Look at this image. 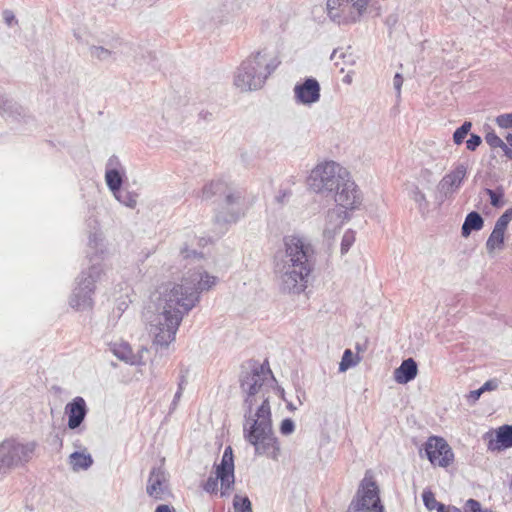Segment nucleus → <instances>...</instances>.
Wrapping results in <instances>:
<instances>
[{
	"mask_svg": "<svg viewBox=\"0 0 512 512\" xmlns=\"http://www.w3.org/2000/svg\"><path fill=\"white\" fill-rule=\"evenodd\" d=\"M218 278L203 268L190 269L180 282H165L151 294L155 314L149 320L153 345L167 348L175 340L184 318L200 301V294L214 287Z\"/></svg>",
	"mask_w": 512,
	"mask_h": 512,
	"instance_id": "f257e3e1",
	"label": "nucleus"
},
{
	"mask_svg": "<svg viewBox=\"0 0 512 512\" xmlns=\"http://www.w3.org/2000/svg\"><path fill=\"white\" fill-rule=\"evenodd\" d=\"M272 379L273 375L267 362H249L248 369L241 374L240 388L243 393L244 439L254 447L255 455L277 461L281 447L273 431L268 395V386Z\"/></svg>",
	"mask_w": 512,
	"mask_h": 512,
	"instance_id": "f03ea898",
	"label": "nucleus"
},
{
	"mask_svg": "<svg viewBox=\"0 0 512 512\" xmlns=\"http://www.w3.org/2000/svg\"><path fill=\"white\" fill-rule=\"evenodd\" d=\"M107 249L104 245V239L100 232H94L89 235L87 257L90 262L88 271H82L77 278V285L74 288L69 300L72 308L83 311L93 307V294L95 292V283L103 274L101 261L104 259Z\"/></svg>",
	"mask_w": 512,
	"mask_h": 512,
	"instance_id": "7ed1b4c3",
	"label": "nucleus"
},
{
	"mask_svg": "<svg viewBox=\"0 0 512 512\" xmlns=\"http://www.w3.org/2000/svg\"><path fill=\"white\" fill-rule=\"evenodd\" d=\"M280 61L266 50L252 52L234 72L233 84L241 92L261 89L269 76L276 70Z\"/></svg>",
	"mask_w": 512,
	"mask_h": 512,
	"instance_id": "20e7f679",
	"label": "nucleus"
},
{
	"mask_svg": "<svg viewBox=\"0 0 512 512\" xmlns=\"http://www.w3.org/2000/svg\"><path fill=\"white\" fill-rule=\"evenodd\" d=\"M217 197L222 199L221 205L226 211H219L215 215L217 223H235L240 218L239 205L243 197L242 190L225 180L217 179L206 184L202 189L203 199Z\"/></svg>",
	"mask_w": 512,
	"mask_h": 512,
	"instance_id": "39448f33",
	"label": "nucleus"
},
{
	"mask_svg": "<svg viewBox=\"0 0 512 512\" xmlns=\"http://www.w3.org/2000/svg\"><path fill=\"white\" fill-rule=\"evenodd\" d=\"M275 267L288 266L311 273L314 269V249L304 238L287 236L284 238V250L275 256Z\"/></svg>",
	"mask_w": 512,
	"mask_h": 512,
	"instance_id": "423d86ee",
	"label": "nucleus"
},
{
	"mask_svg": "<svg viewBox=\"0 0 512 512\" xmlns=\"http://www.w3.org/2000/svg\"><path fill=\"white\" fill-rule=\"evenodd\" d=\"M37 446L36 441L15 437L1 441L0 475H7L15 469L24 467L33 459Z\"/></svg>",
	"mask_w": 512,
	"mask_h": 512,
	"instance_id": "0eeeda50",
	"label": "nucleus"
},
{
	"mask_svg": "<svg viewBox=\"0 0 512 512\" xmlns=\"http://www.w3.org/2000/svg\"><path fill=\"white\" fill-rule=\"evenodd\" d=\"M347 169L334 161H326L316 165L307 178L309 188L317 193L329 196L343 180Z\"/></svg>",
	"mask_w": 512,
	"mask_h": 512,
	"instance_id": "6e6552de",
	"label": "nucleus"
},
{
	"mask_svg": "<svg viewBox=\"0 0 512 512\" xmlns=\"http://www.w3.org/2000/svg\"><path fill=\"white\" fill-rule=\"evenodd\" d=\"M218 482L221 484L220 496L228 497L235 484L234 456L230 446L225 448L221 462L219 464H215V475H211L202 485V488L207 493H217Z\"/></svg>",
	"mask_w": 512,
	"mask_h": 512,
	"instance_id": "1a4fd4ad",
	"label": "nucleus"
},
{
	"mask_svg": "<svg viewBox=\"0 0 512 512\" xmlns=\"http://www.w3.org/2000/svg\"><path fill=\"white\" fill-rule=\"evenodd\" d=\"M369 0H327L328 17L338 24H350L360 20Z\"/></svg>",
	"mask_w": 512,
	"mask_h": 512,
	"instance_id": "9d476101",
	"label": "nucleus"
},
{
	"mask_svg": "<svg viewBox=\"0 0 512 512\" xmlns=\"http://www.w3.org/2000/svg\"><path fill=\"white\" fill-rule=\"evenodd\" d=\"M274 273L280 292L289 295H299L303 293L308 287L309 276L311 274L297 269H290L288 266H274Z\"/></svg>",
	"mask_w": 512,
	"mask_h": 512,
	"instance_id": "9b49d317",
	"label": "nucleus"
},
{
	"mask_svg": "<svg viewBox=\"0 0 512 512\" xmlns=\"http://www.w3.org/2000/svg\"><path fill=\"white\" fill-rule=\"evenodd\" d=\"M377 486L374 482L362 483L355 498L349 505L348 512H383Z\"/></svg>",
	"mask_w": 512,
	"mask_h": 512,
	"instance_id": "f8f14e48",
	"label": "nucleus"
},
{
	"mask_svg": "<svg viewBox=\"0 0 512 512\" xmlns=\"http://www.w3.org/2000/svg\"><path fill=\"white\" fill-rule=\"evenodd\" d=\"M331 195H333L335 203L345 210L357 209L362 202V193L349 171H347L343 180L339 182V186L333 190Z\"/></svg>",
	"mask_w": 512,
	"mask_h": 512,
	"instance_id": "ddd939ff",
	"label": "nucleus"
},
{
	"mask_svg": "<svg viewBox=\"0 0 512 512\" xmlns=\"http://www.w3.org/2000/svg\"><path fill=\"white\" fill-rule=\"evenodd\" d=\"M424 449L427 458L434 466L447 467L454 459L450 446L441 437H430Z\"/></svg>",
	"mask_w": 512,
	"mask_h": 512,
	"instance_id": "4468645a",
	"label": "nucleus"
},
{
	"mask_svg": "<svg viewBox=\"0 0 512 512\" xmlns=\"http://www.w3.org/2000/svg\"><path fill=\"white\" fill-rule=\"evenodd\" d=\"M147 494L155 500H164L170 495L169 479L162 466L153 467L146 486Z\"/></svg>",
	"mask_w": 512,
	"mask_h": 512,
	"instance_id": "2eb2a0df",
	"label": "nucleus"
},
{
	"mask_svg": "<svg viewBox=\"0 0 512 512\" xmlns=\"http://www.w3.org/2000/svg\"><path fill=\"white\" fill-rule=\"evenodd\" d=\"M467 176V167L465 164L459 163L447 173L438 183V191L445 197H450L456 193L462 186Z\"/></svg>",
	"mask_w": 512,
	"mask_h": 512,
	"instance_id": "dca6fc26",
	"label": "nucleus"
},
{
	"mask_svg": "<svg viewBox=\"0 0 512 512\" xmlns=\"http://www.w3.org/2000/svg\"><path fill=\"white\" fill-rule=\"evenodd\" d=\"M294 96L297 103L311 105L320 99V85L315 78H307L294 87Z\"/></svg>",
	"mask_w": 512,
	"mask_h": 512,
	"instance_id": "f3484780",
	"label": "nucleus"
},
{
	"mask_svg": "<svg viewBox=\"0 0 512 512\" xmlns=\"http://www.w3.org/2000/svg\"><path fill=\"white\" fill-rule=\"evenodd\" d=\"M64 410L68 417L67 426L71 430L78 429L88 413L86 401L80 396H77L68 402Z\"/></svg>",
	"mask_w": 512,
	"mask_h": 512,
	"instance_id": "a211bd4d",
	"label": "nucleus"
},
{
	"mask_svg": "<svg viewBox=\"0 0 512 512\" xmlns=\"http://www.w3.org/2000/svg\"><path fill=\"white\" fill-rule=\"evenodd\" d=\"M108 346L109 351L120 361L129 365H140L142 363L141 356L133 352L128 342H111Z\"/></svg>",
	"mask_w": 512,
	"mask_h": 512,
	"instance_id": "6ab92c4d",
	"label": "nucleus"
},
{
	"mask_svg": "<svg viewBox=\"0 0 512 512\" xmlns=\"http://www.w3.org/2000/svg\"><path fill=\"white\" fill-rule=\"evenodd\" d=\"M512 447V425H503L496 430V438L488 442V450L500 451Z\"/></svg>",
	"mask_w": 512,
	"mask_h": 512,
	"instance_id": "aec40b11",
	"label": "nucleus"
},
{
	"mask_svg": "<svg viewBox=\"0 0 512 512\" xmlns=\"http://www.w3.org/2000/svg\"><path fill=\"white\" fill-rule=\"evenodd\" d=\"M417 372V363L413 358H408L395 370L394 379L399 384H406L417 376Z\"/></svg>",
	"mask_w": 512,
	"mask_h": 512,
	"instance_id": "412c9836",
	"label": "nucleus"
},
{
	"mask_svg": "<svg viewBox=\"0 0 512 512\" xmlns=\"http://www.w3.org/2000/svg\"><path fill=\"white\" fill-rule=\"evenodd\" d=\"M483 226L484 220L482 216L478 212L472 211L465 217L461 228V234L463 237L467 238L472 233V231H479L483 228Z\"/></svg>",
	"mask_w": 512,
	"mask_h": 512,
	"instance_id": "4be33fe9",
	"label": "nucleus"
},
{
	"mask_svg": "<svg viewBox=\"0 0 512 512\" xmlns=\"http://www.w3.org/2000/svg\"><path fill=\"white\" fill-rule=\"evenodd\" d=\"M345 212L339 209H330L326 215V225L324 228L325 235H332L343 224Z\"/></svg>",
	"mask_w": 512,
	"mask_h": 512,
	"instance_id": "5701e85b",
	"label": "nucleus"
},
{
	"mask_svg": "<svg viewBox=\"0 0 512 512\" xmlns=\"http://www.w3.org/2000/svg\"><path fill=\"white\" fill-rule=\"evenodd\" d=\"M73 471L87 470L93 464L92 456L89 453L73 452L68 459Z\"/></svg>",
	"mask_w": 512,
	"mask_h": 512,
	"instance_id": "b1692460",
	"label": "nucleus"
},
{
	"mask_svg": "<svg viewBox=\"0 0 512 512\" xmlns=\"http://www.w3.org/2000/svg\"><path fill=\"white\" fill-rule=\"evenodd\" d=\"M126 177V171H105V181L109 190L117 192L122 188L123 180Z\"/></svg>",
	"mask_w": 512,
	"mask_h": 512,
	"instance_id": "393cba45",
	"label": "nucleus"
},
{
	"mask_svg": "<svg viewBox=\"0 0 512 512\" xmlns=\"http://www.w3.org/2000/svg\"><path fill=\"white\" fill-rule=\"evenodd\" d=\"M504 234L505 231L500 230L499 228H493L490 236L486 241V249L488 253H493L495 250H500L503 248Z\"/></svg>",
	"mask_w": 512,
	"mask_h": 512,
	"instance_id": "a878e982",
	"label": "nucleus"
},
{
	"mask_svg": "<svg viewBox=\"0 0 512 512\" xmlns=\"http://www.w3.org/2000/svg\"><path fill=\"white\" fill-rule=\"evenodd\" d=\"M202 241L206 242V240L204 238L197 239V237L194 235L189 236L188 240L184 243V245L180 249L181 256L185 259H188L191 257L202 258L203 257L202 253L197 252L195 249H193L195 242H199V244H201Z\"/></svg>",
	"mask_w": 512,
	"mask_h": 512,
	"instance_id": "bb28decb",
	"label": "nucleus"
},
{
	"mask_svg": "<svg viewBox=\"0 0 512 512\" xmlns=\"http://www.w3.org/2000/svg\"><path fill=\"white\" fill-rule=\"evenodd\" d=\"M113 196L124 206L128 208H135L137 205L138 194L126 189H119L117 192L112 193Z\"/></svg>",
	"mask_w": 512,
	"mask_h": 512,
	"instance_id": "cd10ccee",
	"label": "nucleus"
},
{
	"mask_svg": "<svg viewBox=\"0 0 512 512\" xmlns=\"http://www.w3.org/2000/svg\"><path fill=\"white\" fill-rule=\"evenodd\" d=\"M410 198L418 205V209L421 213H424L428 209L426 196L417 186H414L411 190Z\"/></svg>",
	"mask_w": 512,
	"mask_h": 512,
	"instance_id": "c85d7f7f",
	"label": "nucleus"
},
{
	"mask_svg": "<svg viewBox=\"0 0 512 512\" xmlns=\"http://www.w3.org/2000/svg\"><path fill=\"white\" fill-rule=\"evenodd\" d=\"M484 191L489 196L490 203L493 207L500 208L504 205V189L502 187H497L496 189L486 188Z\"/></svg>",
	"mask_w": 512,
	"mask_h": 512,
	"instance_id": "c756f323",
	"label": "nucleus"
},
{
	"mask_svg": "<svg viewBox=\"0 0 512 512\" xmlns=\"http://www.w3.org/2000/svg\"><path fill=\"white\" fill-rule=\"evenodd\" d=\"M89 52L92 58H95L99 61H107L113 56V52L102 46H91L89 48Z\"/></svg>",
	"mask_w": 512,
	"mask_h": 512,
	"instance_id": "7c9ffc66",
	"label": "nucleus"
},
{
	"mask_svg": "<svg viewBox=\"0 0 512 512\" xmlns=\"http://www.w3.org/2000/svg\"><path fill=\"white\" fill-rule=\"evenodd\" d=\"M472 127V123L469 121H465L459 128L455 130L453 133V141L456 145H460L464 142V139L470 132Z\"/></svg>",
	"mask_w": 512,
	"mask_h": 512,
	"instance_id": "2f4dec72",
	"label": "nucleus"
},
{
	"mask_svg": "<svg viewBox=\"0 0 512 512\" xmlns=\"http://www.w3.org/2000/svg\"><path fill=\"white\" fill-rule=\"evenodd\" d=\"M233 507L235 512H253L251 501L248 497L235 495L233 499Z\"/></svg>",
	"mask_w": 512,
	"mask_h": 512,
	"instance_id": "473e14b6",
	"label": "nucleus"
},
{
	"mask_svg": "<svg viewBox=\"0 0 512 512\" xmlns=\"http://www.w3.org/2000/svg\"><path fill=\"white\" fill-rule=\"evenodd\" d=\"M422 498H423L424 505L426 506V508L428 510L436 509L437 511H441L445 506L444 504L438 502L435 499V496L431 491H424Z\"/></svg>",
	"mask_w": 512,
	"mask_h": 512,
	"instance_id": "72a5a7b5",
	"label": "nucleus"
},
{
	"mask_svg": "<svg viewBox=\"0 0 512 512\" xmlns=\"http://www.w3.org/2000/svg\"><path fill=\"white\" fill-rule=\"evenodd\" d=\"M356 364L357 361H354L352 351L350 349H346L339 364V371L344 372Z\"/></svg>",
	"mask_w": 512,
	"mask_h": 512,
	"instance_id": "f704fd0d",
	"label": "nucleus"
},
{
	"mask_svg": "<svg viewBox=\"0 0 512 512\" xmlns=\"http://www.w3.org/2000/svg\"><path fill=\"white\" fill-rule=\"evenodd\" d=\"M128 309V302L126 300H121L117 303V306L113 309L112 314L110 316V322H113V325H116L117 321L121 318L123 313Z\"/></svg>",
	"mask_w": 512,
	"mask_h": 512,
	"instance_id": "c9c22d12",
	"label": "nucleus"
},
{
	"mask_svg": "<svg viewBox=\"0 0 512 512\" xmlns=\"http://www.w3.org/2000/svg\"><path fill=\"white\" fill-rule=\"evenodd\" d=\"M355 241L354 232L348 230L344 233L341 241V254H346Z\"/></svg>",
	"mask_w": 512,
	"mask_h": 512,
	"instance_id": "e433bc0d",
	"label": "nucleus"
},
{
	"mask_svg": "<svg viewBox=\"0 0 512 512\" xmlns=\"http://www.w3.org/2000/svg\"><path fill=\"white\" fill-rule=\"evenodd\" d=\"M105 171H126L120 159L116 155H112L106 163Z\"/></svg>",
	"mask_w": 512,
	"mask_h": 512,
	"instance_id": "4c0bfd02",
	"label": "nucleus"
},
{
	"mask_svg": "<svg viewBox=\"0 0 512 512\" xmlns=\"http://www.w3.org/2000/svg\"><path fill=\"white\" fill-rule=\"evenodd\" d=\"M496 124L503 129L512 128V113L501 114L495 119Z\"/></svg>",
	"mask_w": 512,
	"mask_h": 512,
	"instance_id": "58836bf2",
	"label": "nucleus"
},
{
	"mask_svg": "<svg viewBox=\"0 0 512 512\" xmlns=\"http://www.w3.org/2000/svg\"><path fill=\"white\" fill-rule=\"evenodd\" d=\"M294 430H295V424L292 419L286 418L281 422L280 432L283 435H290L294 432Z\"/></svg>",
	"mask_w": 512,
	"mask_h": 512,
	"instance_id": "ea45409f",
	"label": "nucleus"
},
{
	"mask_svg": "<svg viewBox=\"0 0 512 512\" xmlns=\"http://www.w3.org/2000/svg\"><path fill=\"white\" fill-rule=\"evenodd\" d=\"M482 143V138L479 135L471 134L470 138L466 141V148L470 151H475Z\"/></svg>",
	"mask_w": 512,
	"mask_h": 512,
	"instance_id": "a19ab883",
	"label": "nucleus"
},
{
	"mask_svg": "<svg viewBox=\"0 0 512 512\" xmlns=\"http://www.w3.org/2000/svg\"><path fill=\"white\" fill-rule=\"evenodd\" d=\"M486 139V142L491 146V147H501L503 145V140L497 136L495 133H488L485 137Z\"/></svg>",
	"mask_w": 512,
	"mask_h": 512,
	"instance_id": "79ce46f5",
	"label": "nucleus"
},
{
	"mask_svg": "<svg viewBox=\"0 0 512 512\" xmlns=\"http://www.w3.org/2000/svg\"><path fill=\"white\" fill-rule=\"evenodd\" d=\"M2 15H3L4 22L9 27L14 24H17L18 21L14 15V13L11 10H8V9L4 10Z\"/></svg>",
	"mask_w": 512,
	"mask_h": 512,
	"instance_id": "37998d69",
	"label": "nucleus"
},
{
	"mask_svg": "<svg viewBox=\"0 0 512 512\" xmlns=\"http://www.w3.org/2000/svg\"><path fill=\"white\" fill-rule=\"evenodd\" d=\"M403 84V77L400 73H396L393 78V86L396 91L397 97L401 95V87Z\"/></svg>",
	"mask_w": 512,
	"mask_h": 512,
	"instance_id": "c03bdc74",
	"label": "nucleus"
},
{
	"mask_svg": "<svg viewBox=\"0 0 512 512\" xmlns=\"http://www.w3.org/2000/svg\"><path fill=\"white\" fill-rule=\"evenodd\" d=\"M499 386V381L497 379H490L486 381L480 388L483 390V393L486 391L496 390Z\"/></svg>",
	"mask_w": 512,
	"mask_h": 512,
	"instance_id": "a18cd8bd",
	"label": "nucleus"
},
{
	"mask_svg": "<svg viewBox=\"0 0 512 512\" xmlns=\"http://www.w3.org/2000/svg\"><path fill=\"white\" fill-rule=\"evenodd\" d=\"M511 220L508 219V216L502 214L496 221L494 227L499 228L500 230L506 231L507 226Z\"/></svg>",
	"mask_w": 512,
	"mask_h": 512,
	"instance_id": "49530a36",
	"label": "nucleus"
},
{
	"mask_svg": "<svg viewBox=\"0 0 512 512\" xmlns=\"http://www.w3.org/2000/svg\"><path fill=\"white\" fill-rule=\"evenodd\" d=\"M483 394V390H481V388L477 389V390H473L469 393V395L467 396L468 398V401L472 402V403H475L479 398L480 396Z\"/></svg>",
	"mask_w": 512,
	"mask_h": 512,
	"instance_id": "de8ad7c7",
	"label": "nucleus"
},
{
	"mask_svg": "<svg viewBox=\"0 0 512 512\" xmlns=\"http://www.w3.org/2000/svg\"><path fill=\"white\" fill-rule=\"evenodd\" d=\"M291 194L292 193L290 190H280L279 194L276 197V200L279 203H284L291 196Z\"/></svg>",
	"mask_w": 512,
	"mask_h": 512,
	"instance_id": "09e8293b",
	"label": "nucleus"
},
{
	"mask_svg": "<svg viewBox=\"0 0 512 512\" xmlns=\"http://www.w3.org/2000/svg\"><path fill=\"white\" fill-rule=\"evenodd\" d=\"M182 393L181 391H177L174 395V398L172 400V403H171V411L175 410L177 405H178V402L180 401L181 397H182Z\"/></svg>",
	"mask_w": 512,
	"mask_h": 512,
	"instance_id": "8fccbe9b",
	"label": "nucleus"
},
{
	"mask_svg": "<svg viewBox=\"0 0 512 512\" xmlns=\"http://www.w3.org/2000/svg\"><path fill=\"white\" fill-rule=\"evenodd\" d=\"M500 148L503 150L505 156L512 160V149L509 148L508 145L505 143H503V145Z\"/></svg>",
	"mask_w": 512,
	"mask_h": 512,
	"instance_id": "3c124183",
	"label": "nucleus"
},
{
	"mask_svg": "<svg viewBox=\"0 0 512 512\" xmlns=\"http://www.w3.org/2000/svg\"><path fill=\"white\" fill-rule=\"evenodd\" d=\"M173 508H171L169 505H159L155 512H173Z\"/></svg>",
	"mask_w": 512,
	"mask_h": 512,
	"instance_id": "603ef678",
	"label": "nucleus"
},
{
	"mask_svg": "<svg viewBox=\"0 0 512 512\" xmlns=\"http://www.w3.org/2000/svg\"><path fill=\"white\" fill-rule=\"evenodd\" d=\"M185 385H186V379H185V376L182 375L180 377V381L178 383V390L177 391L183 392Z\"/></svg>",
	"mask_w": 512,
	"mask_h": 512,
	"instance_id": "864d4df0",
	"label": "nucleus"
},
{
	"mask_svg": "<svg viewBox=\"0 0 512 512\" xmlns=\"http://www.w3.org/2000/svg\"><path fill=\"white\" fill-rule=\"evenodd\" d=\"M438 512H461V510L454 506H444V508Z\"/></svg>",
	"mask_w": 512,
	"mask_h": 512,
	"instance_id": "5fc2aeb1",
	"label": "nucleus"
},
{
	"mask_svg": "<svg viewBox=\"0 0 512 512\" xmlns=\"http://www.w3.org/2000/svg\"><path fill=\"white\" fill-rule=\"evenodd\" d=\"M503 214H504L505 216H508V219L512 220V208H511V209L506 210Z\"/></svg>",
	"mask_w": 512,
	"mask_h": 512,
	"instance_id": "6e6d98bb",
	"label": "nucleus"
},
{
	"mask_svg": "<svg viewBox=\"0 0 512 512\" xmlns=\"http://www.w3.org/2000/svg\"><path fill=\"white\" fill-rule=\"evenodd\" d=\"M506 140L509 146L512 147V134H508Z\"/></svg>",
	"mask_w": 512,
	"mask_h": 512,
	"instance_id": "4d7b16f0",
	"label": "nucleus"
},
{
	"mask_svg": "<svg viewBox=\"0 0 512 512\" xmlns=\"http://www.w3.org/2000/svg\"><path fill=\"white\" fill-rule=\"evenodd\" d=\"M74 36H75L78 40H80V39H81V38H80V35H78L76 32L74 33Z\"/></svg>",
	"mask_w": 512,
	"mask_h": 512,
	"instance_id": "13d9d810",
	"label": "nucleus"
},
{
	"mask_svg": "<svg viewBox=\"0 0 512 512\" xmlns=\"http://www.w3.org/2000/svg\"><path fill=\"white\" fill-rule=\"evenodd\" d=\"M336 53H337V51H336V50H334V51H333V53H332V55H331V59H333V58H334V56H335V54H336Z\"/></svg>",
	"mask_w": 512,
	"mask_h": 512,
	"instance_id": "bf43d9fd",
	"label": "nucleus"
},
{
	"mask_svg": "<svg viewBox=\"0 0 512 512\" xmlns=\"http://www.w3.org/2000/svg\"><path fill=\"white\" fill-rule=\"evenodd\" d=\"M288 408H289V409H295V408L293 407V405H292V404H289V405H288Z\"/></svg>",
	"mask_w": 512,
	"mask_h": 512,
	"instance_id": "052dcab7",
	"label": "nucleus"
}]
</instances>
